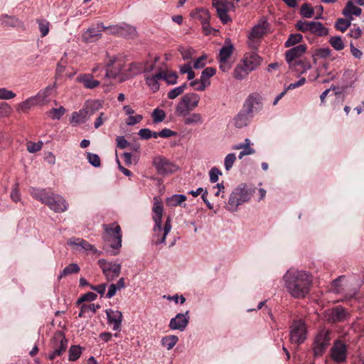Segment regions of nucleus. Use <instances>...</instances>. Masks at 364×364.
<instances>
[{
    "label": "nucleus",
    "instance_id": "25",
    "mask_svg": "<svg viewBox=\"0 0 364 364\" xmlns=\"http://www.w3.org/2000/svg\"><path fill=\"white\" fill-rule=\"evenodd\" d=\"M241 61L246 66V70H250L251 73L259 66L262 58L255 53H249L245 54Z\"/></svg>",
    "mask_w": 364,
    "mask_h": 364
},
{
    "label": "nucleus",
    "instance_id": "21",
    "mask_svg": "<svg viewBox=\"0 0 364 364\" xmlns=\"http://www.w3.org/2000/svg\"><path fill=\"white\" fill-rule=\"evenodd\" d=\"M347 311L342 307H336L326 313V319L332 323L343 322L348 317Z\"/></svg>",
    "mask_w": 364,
    "mask_h": 364
},
{
    "label": "nucleus",
    "instance_id": "48",
    "mask_svg": "<svg viewBox=\"0 0 364 364\" xmlns=\"http://www.w3.org/2000/svg\"><path fill=\"white\" fill-rule=\"evenodd\" d=\"M186 87H187V84L184 83L181 86H178L177 87L172 89L171 90H170L168 92V94H167L168 97L171 100H173V99L176 98L178 96H179L184 92Z\"/></svg>",
    "mask_w": 364,
    "mask_h": 364
},
{
    "label": "nucleus",
    "instance_id": "34",
    "mask_svg": "<svg viewBox=\"0 0 364 364\" xmlns=\"http://www.w3.org/2000/svg\"><path fill=\"white\" fill-rule=\"evenodd\" d=\"M249 114L250 113L245 112L244 109L239 112L233 119L235 126L239 129L247 126L249 122Z\"/></svg>",
    "mask_w": 364,
    "mask_h": 364
},
{
    "label": "nucleus",
    "instance_id": "30",
    "mask_svg": "<svg viewBox=\"0 0 364 364\" xmlns=\"http://www.w3.org/2000/svg\"><path fill=\"white\" fill-rule=\"evenodd\" d=\"M234 47L229 38L225 39L224 46L218 56V61H225L232 55Z\"/></svg>",
    "mask_w": 364,
    "mask_h": 364
},
{
    "label": "nucleus",
    "instance_id": "41",
    "mask_svg": "<svg viewBox=\"0 0 364 364\" xmlns=\"http://www.w3.org/2000/svg\"><path fill=\"white\" fill-rule=\"evenodd\" d=\"M303 39V36L301 34L299 33H293L289 35L287 41L285 42V47L289 48L293 46H295L297 43H299L301 42Z\"/></svg>",
    "mask_w": 364,
    "mask_h": 364
},
{
    "label": "nucleus",
    "instance_id": "37",
    "mask_svg": "<svg viewBox=\"0 0 364 364\" xmlns=\"http://www.w3.org/2000/svg\"><path fill=\"white\" fill-rule=\"evenodd\" d=\"M250 73V71L246 70V66L240 61L234 69L232 75L235 79L241 80L245 78Z\"/></svg>",
    "mask_w": 364,
    "mask_h": 364
},
{
    "label": "nucleus",
    "instance_id": "13",
    "mask_svg": "<svg viewBox=\"0 0 364 364\" xmlns=\"http://www.w3.org/2000/svg\"><path fill=\"white\" fill-rule=\"evenodd\" d=\"M98 264L101 268L103 274L109 282L114 280L120 274L121 265L119 264L107 262L106 259H100L98 260Z\"/></svg>",
    "mask_w": 364,
    "mask_h": 364
},
{
    "label": "nucleus",
    "instance_id": "9",
    "mask_svg": "<svg viewBox=\"0 0 364 364\" xmlns=\"http://www.w3.org/2000/svg\"><path fill=\"white\" fill-rule=\"evenodd\" d=\"M212 4L223 23L226 24L232 21V18L228 14V12L235 11V6L234 3L228 0H213Z\"/></svg>",
    "mask_w": 364,
    "mask_h": 364
},
{
    "label": "nucleus",
    "instance_id": "26",
    "mask_svg": "<svg viewBox=\"0 0 364 364\" xmlns=\"http://www.w3.org/2000/svg\"><path fill=\"white\" fill-rule=\"evenodd\" d=\"M216 73V70L212 67H208L205 68L200 76V85L196 87V90L197 91H203L205 89L210 85V82L209 78L213 77Z\"/></svg>",
    "mask_w": 364,
    "mask_h": 364
},
{
    "label": "nucleus",
    "instance_id": "44",
    "mask_svg": "<svg viewBox=\"0 0 364 364\" xmlns=\"http://www.w3.org/2000/svg\"><path fill=\"white\" fill-rule=\"evenodd\" d=\"M351 21L350 18H338L335 24V27L337 30L341 31V32L346 31L348 28L351 24Z\"/></svg>",
    "mask_w": 364,
    "mask_h": 364
},
{
    "label": "nucleus",
    "instance_id": "1",
    "mask_svg": "<svg viewBox=\"0 0 364 364\" xmlns=\"http://www.w3.org/2000/svg\"><path fill=\"white\" fill-rule=\"evenodd\" d=\"M284 279L287 291L294 298H304L311 289V277L304 271H288Z\"/></svg>",
    "mask_w": 364,
    "mask_h": 364
},
{
    "label": "nucleus",
    "instance_id": "47",
    "mask_svg": "<svg viewBox=\"0 0 364 364\" xmlns=\"http://www.w3.org/2000/svg\"><path fill=\"white\" fill-rule=\"evenodd\" d=\"M329 43L336 50H341L344 48V43L340 36L331 37L329 39Z\"/></svg>",
    "mask_w": 364,
    "mask_h": 364
},
{
    "label": "nucleus",
    "instance_id": "38",
    "mask_svg": "<svg viewBox=\"0 0 364 364\" xmlns=\"http://www.w3.org/2000/svg\"><path fill=\"white\" fill-rule=\"evenodd\" d=\"M186 200V197L182 194H176L166 199V203L168 207L180 205Z\"/></svg>",
    "mask_w": 364,
    "mask_h": 364
},
{
    "label": "nucleus",
    "instance_id": "18",
    "mask_svg": "<svg viewBox=\"0 0 364 364\" xmlns=\"http://www.w3.org/2000/svg\"><path fill=\"white\" fill-rule=\"evenodd\" d=\"M331 357L337 363L346 361L347 357V346L341 341L333 343L331 348Z\"/></svg>",
    "mask_w": 364,
    "mask_h": 364
},
{
    "label": "nucleus",
    "instance_id": "29",
    "mask_svg": "<svg viewBox=\"0 0 364 364\" xmlns=\"http://www.w3.org/2000/svg\"><path fill=\"white\" fill-rule=\"evenodd\" d=\"M78 82L82 83L87 89H93L100 85V82L93 78L90 74H83L78 75L76 78Z\"/></svg>",
    "mask_w": 364,
    "mask_h": 364
},
{
    "label": "nucleus",
    "instance_id": "16",
    "mask_svg": "<svg viewBox=\"0 0 364 364\" xmlns=\"http://www.w3.org/2000/svg\"><path fill=\"white\" fill-rule=\"evenodd\" d=\"M307 47L304 44L296 46L285 53V59L289 67H294V63L300 60V58L306 53Z\"/></svg>",
    "mask_w": 364,
    "mask_h": 364
},
{
    "label": "nucleus",
    "instance_id": "7",
    "mask_svg": "<svg viewBox=\"0 0 364 364\" xmlns=\"http://www.w3.org/2000/svg\"><path fill=\"white\" fill-rule=\"evenodd\" d=\"M295 27L302 33L309 32L318 37L326 36L328 34V28L318 21L299 20L296 22Z\"/></svg>",
    "mask_w": 364,
    "mask_h": 364
},
{
    "label": "nucleus",
    "instance_id": "50",
    "mask_svg": "<svg viewBox=\"0 0 364 364\" xmlns=\"http://www.w3.org/2000/svg\"><path fill=\"white\" fill-rule=\"evenodd\" d=\"M178 75L176 73H168L162 71V80L168 84L174 85L177 82Z\"/></svg>",
    "mask_w": 364,
    "mask_h": 364
},
{
    "label": "nucleus",
    "instance_id": "53",
    "mask_svg": "<svg viewBox=\"0 0 364 364\" xmlns=\"http://www.w3.org/2000/svg\"><path fill=\"white\" fill-rule=\"evenodd\" d=\"M300 13L305 18H311L314 14V9L308 4H304L301 7Z\"/></svg>",
    "mask_w": 364,
    "mask_h": 364
},
{
    "label": "nucleus",
    "instance_id": "33",
    "mask_svg": "<svg viewBox=\"0 0 364 364\" xmlns=\"http://www.w3.org/2000/svg\"><path fill=\"white\" fill-rule=\"evenodd\" d=\"M294 67H289L291 70L296 71L298 73L303 74L311 68L310 62L306 60H300L294 63Z\"/></svg>",
    "mask_w": 364,
    "mask_h": 364
},
{
    "label": "nucleus",
    "instance_id": "17",
    "mask_svg": "<svg viewBox=\"0 0 364 364\" xmlns=\"http://www.w3.org/2000/svg\"><path fill=\"white\" fill-rule=\"evenodd\" d=\"M103 31H107L109 34L118 36H134L136 33V28L126 23L122 25H112L105 26Z\"/></svg>",
    "mask_w": 364,
    "mask_h": 364
},
{
    "label": "nucleus",
    "instance_id": "31",
    "mask_svg": "<svg viewBox=\"0 0 364 364\" xmlns=\"http://www.w3.org/2000/svg\"><path fill=\"white\" fill-rule=\"evenodd\" d=\"M362 13L360 8L355 6L351 1L347 2L345 8L343 9L342 14L346 18L353 20V15L359 16Z\"/></svg>",
    "mask_w": 364,
    "mask_h": 364
},
{
    "label": "nucleus",
    "instance_id": "27",
    "mask_svg": "<svg viewBox=\"0 0 364 364\" xmlns=\"http://www.w3.org/2000/svg\"><path fill=\"white\" fill-rule=\"evenodd\" d=\"M102 108V103L100 100H87L84 104L82 111L88 119L92 115L95 114Z\"/></svg>",
    "mask_w": 364,
    "mask_h": 364
},
{
    "label": "nucleus",
    "instance_id": "63",
    "mask_svg": "<svg viewBox=\"0 0 364 364\" xmlns=\"http://www.w3.org/2000/svg\"><path fill=\"white\" fill-rule=\"evenodd\" d=\"M107 119V117L105 116L104 112H100V115L96 119L94 127L95 129H98L100 127H101L103 123Z\"/></svg>",
    "mask_w": 364,
    "mask_h": 364
},
{
    "label": "nucleus",
    "instance_id": "55",
    "mask_svg": "<svg viewBox=\"0 0 364 364\" xmlns=\"http://www.w3.org/2000/svg\"><path fill=\"white\" fill-rule=\"evenodd\" d=\"M16 97V94L6 88H0V99L10 100Z\"/></svg>",
    "mask_w": 364,
    "mask_h": 364
},
{
    "label": "nucleus",
    "instance_id": "35",
    "mask_svg": "<svg viewBox=\"0 0 364 364\" xmlns=\"http://www.w3.org/2000/svg\"><path fill=\"white\" fill-rule=\"evenodd\" d=\"M68 244L70 245L80 247L85 251H92L93 253H97V249L92 245L82 239L70 240Z\"/></svg>",
    "mask_w": 364,
    "mask_h": 364
},
{
    "label": "nucleus",
    "instance_id": "54",
    "mask_svg": "<svg viewBox=\"0 0 364 364\" xmlns=\"http://www.w3.org/2000/svg\"><path fill=\"white\" fill-rule=\"evenodd\" d=\"M235 160V154H229L225 156L224 164L226 171H229L232 167Z\"/></svg>",
    "mask_w": 364,
    "mask_h": 364
},
{
    "label": "nucleus",
    "instance_id": "22",
    "mask_svg": "<svg viewBox=\"0 0 364 364\" xmlns=\"http://www.w3.org/2000/svg\"><path fill=\"white\" fill-rule=\"evenodd\" d=\"M108 323L113 325L114 331H119L122 322V313L119 311H114L112 309L106 310Z\"/></svg>",
    "mask_w": 364,
    "mask_h": 364
},
{
    "label": "nucleus",
    "instance_id": "43",
    "mask_svg": "<svg viewBox=\"0 0 364 364\" xmlns=\"http://www.w3.org/2000/svg\"><path fill=\"white\" fill-rule=\"evenodd\" d=\"M87 120L85 114H84L82 109L79 112H74L72 114L71 122L77 124H82Z\"/></svg>",
    "mask_w": 364,
    "mask_h": 364
},
{
    "label": "nucleus",
    "instance_id": "45",
    "mask_svg": "<svg viewBox=\"0 0 364 364\" xmlns=\"http://www.w3.org/2000/svg\"><path fill=\"white\" fill-rule=\"evenodd\" d=\"M65 113V109L60 106L59 108H53L48 112V115L53 119H60Z\"/></svg>",
    "mask_w": 364,
    "mask_h": 364
},
{
    "label": "nucleus",
    "instance_id": "2",
    "mask_svg": "<svg viewBox=\"0 0 364 364\" xmlns=\"http://www.w3.org/2000/svg\"><path fill=\"white\" fill-rule=\"evenodd\" d=\"M152 218L155 223L153 228L152 242L159 245L164 243L166 235L171 229V217H167L164 228L161 227V218L164 213V206L162 201L157 197L154 198V205L152 208Z\"/></svg>",
    "mask_w": 364,
    "mask_h": 364
},
{
    "label": "nucleus",
    "instance_id": "20",
    "mask_svg": "<svg viewBox=\"0 0 364 364\" xmlns=\"http://www.w3.org/2000/svg\"><path fill=\"white\" fill-rule=\"evenodd\" d=\"M55 213L64 212L67 210L68 204L60 195L52 193L49 200L45 204Z\"/></svg>",
    "mask_w": 364,
    "mask_h": 364
},
{
    "label": "nucleus",
    "instance_id": "8",
    "mask_svg": "<svg viewBox=\"0 0 364 364\" xmlns=\"http://www.w3.org/2000/svg\"><path fill=\"white\" fill-rule=\"evenodd\" d=\"M307 338V328L303 320H294L289 326V341L300 345Z\"/></svg>",
    "mask_w": 364,
    "mask_h": 364
},
{
    "label": "nucleus",
    "instance_id": "42",
    "mask_svg": "<svg viewBox=\"0 0 364 364\" xmlns=\"http://www.w3.org/2000/svg\"><path fill=\"white\" fill-rule=\"evenodd\" d=\"M203 117L199 113H193L184 119L185 124H194L203 123Z\"/></svg>",
    "mask_w": 364,
    "mask_h": 364
},
{
    "label": "nucleus",
    "instance_id": "11",
    "mask_svg": "<svg viewBox=\"0 0 364 364\" xmlns=\"http://www.w3.org/2000/svg\"><path fill=\"white\" fill-rule=\"evenodd\" d=\"M109 61L107 63L105 77L109 79H115L122 75V70L124 67V60L119 57H109Z\"/></svg>",
    "mask_w": 364,
    "mask_h": 364
},
{
    "label": "nucleus",
    "instance_id": "49",
    "mask_svg": "<svg viewBox=\"0 0 364 364\" xmlns=\"http://www.w3.org/2000/svg\"><path fill=\"white\" fill-rule=\"evenodd\" d=\"M153 122L155 124L163 122L166 118V113L163 109H155L152 112Z\"/></svg>",
    "mask_w": 364,
    "mask_h": 364
},
{
    "label": "nucleus",
    "instance_id": "39",
    "mask_svg": "<svg viewBox=\"0 0 364 364\" xmlns=\"http://www.w3.org/2000/svg\"><path fill=\"white\" fill-rule=\"evenodd\" d=\"M178 341V338L175 335L166 336L162 338L161 345L167 350H171L177 343Z\"/></svg>",
    "mask_w": 364,
    "mask_h": 364
},
{
    "label": "nucleus",
    "instance_id": "19",
    "mask_svg": "<svg viewBox=\"0 0 364 364\" xmlns=\"http://www.w3.org/2000/svg\"><path fill=\"white\" fill-rule=\"evenodd\" d=\"M105 28L103 23H97L96 26H92L82 35V41L86 43H92L98 41L102 38V32Z\"/></svg>",
    "mask_w": 364,
    "mask_h": 364
},
{
    "label": "nucleus",
    "instance_id": "46",
    "mask_svg": "<svg viewBox=\"0 0 364 364\" xmlns=\"http://www.w3.org/2000/svg\"><path fill=\"white\" fill-rule=\"evenodd\" d=\"M37 23L38 24L41 37H45L49 33L50 23L45 19H38Z\"/></svg>",
    "mask_w": 364,
    "mask_h": 364
},
{
    "label": "nucleus",
    "instance_id": "59",
    "mask_svg": "<svg viewBox=\"0 0 364 364\" xmlns=\"http://www.w3.org/2000/svg\"><path fill=\"white\" fill-rule=\"evenodd\" d=\"M42 148V143L28 142L27 144V150L30 153H35L40 151Z\"/></svg>",
    "mask_w": 364,
    "mask_h": 364
},
{
    "label": "nucleus",
    "instance_id": "3",
    "mask_svg": "<svg viewBox=\"0 0 364 364\" xmlns=\"http://www.w3.org/2000/svg\"><path fill=\"white\" fill-rule=\"evenodd\" d=\"M255 189L248 187L246 184H241L231 193L228 208L230 211H235L238 205L247 202L252 196Z\"/></svg>",
    "mask_w": 364,
    "mask_h": 364
},
{
    "label": "nucleus",
    "instance_id": "60",
    "mask_svg": "<svg viewBox=\"0 0 364 364\" xmlns=\"http://www.w3.org/2000/svg\"><path fill=\"white\" fill-rule=\"evenodd\" d=\"M158 134L159 135L160 137L168 138L176 136L177 133L174 131L171 130L170 129L165 128L161 131L159 132Z\"/></svg>",
    "mask_w": 364,
    "mask_h": 364
},
{
    "label": "nucleus",
    "instance_id": "14",
    "mask_svg": "<svg viewBox=\"0 0 364 364\" xmlns=\"http://www.w3.org/2000/svg\"><path fill=\"white\" fill-rule=\"evenodd\" d=\"M153 165L161 175L172 173L178 170V166L175 164L162 156H155Z\"/></svg>",
    "mask_w": 364,
    "mask_h": 364
},
{
    "label": "nucleus",
    "instance_id": "57",
    "mask_svg": "<svg viewBox=\"0 0 364 364\" xmlns=\"http://www.w3.org/2000/svg\"><path fill=\"white\" fill-rule=\"evenodd\" d=\"M12 112L11 107L6 102H2L0 105V117L9 116Z\"/></svg>",
    "mask_w": 364,
    "mask_h": 364
},
{
    "label": "nucleus",
    "instance_id": "32",
    "mask_svg": "<svg viewBox=\"0 0 364 364\" xmlns=\"http://www.w3.org/2000/svg\"><path fill=\"white\" fill-rule=\"evenodd\" d=\"M159 80H162V70L151 76L146 77V82L154 92H156L159 89Z\"/></svg>",
    "mask_w": 364,
    "mask_h": 364
},
{
    "label": "nucleus",
    "instance_id": "24",
    "mask_svg": "<svg viewBox=\"0 0 364 364\" xmlns=\"http://www.w3.org/2000/svg\"><path fill=\"white\" fill-rule=\"evenodd\" d=\"M188 311L185 314H178L174 318H171L169 323V328L172 330H179L183 331L188 323Z\"/></svg>",
    "mask_w": 364,
    "mask_h": 364
},
{
    "label": "nucleus",
    "instance_id": "56",
    "mask_svg": "<svg viewBox=\"0 0 364 364\" xmlns=\"http://www.w3.org/2000/svg\"><path fill=\"white\" fill-rule=\"evenodd\" d=\"M198 18L200 21H208L210 18V14L209 11L204 9H199L197 10Z\"/></svg>",
    "mask_w": 364,
    "mask_h": 364
},
{
    "label": "nucleus",
    "instance_id": "40",
    "mask_svg": "<svg viewBox=\"0 0 364 364\" xmlns=\"http://www.w3.org/2000/svg\"><path fill=\"white\" fill-rule=\"evenodd\" d=\"M80 267L77 264L71 263L64 268L63 272L58 276V279H61L63 277L71 274L78 273L80 272Z\"/></svg>",
    "mask_w": 364,
    "mask_h": 364
},
{
    "label": "nucleus",
    "instance_id": "28",
    "mask_svg": "<svg viewBox=\"0 0 364 364\" xmlns=\"http://www.w3.org/2000/svg\"><path fill=\"white\" fill-rule=\"evenodd\" d=\"M52 193L53 192L46 189H40L33 187L30 190V193L32 197L34 199L41 201L43 204H46V202L49 200Z\"/></svg>",
    "mask_w": 364,
    "mask_h": 364
},
{
    "label": "nucleus",
    "instance_id": "62",
    "mask_svg": "<svg viewBox=\"0 0 364 364\" xmlns=\"http://www.w3.org/2000/svg\"><path fill=\"white\" fill-rule=\"evenodd\" d=\"M97 298V294L93 292H87L85 294H83L80 299L78 300V302L82 301H92Z\"/></svg>",
    "mask_w": 364,
    "mask_h": 364
},
{
    "label": "nucleus",
    "instance_id": "5",
    "mask_svg": "<svg viewBox=\"0 0 364 364\" xmlns=\"http://www.w3.org/2000/svg\"><path fill=\"white\" fill-rule=\"evenodd\" d=\"M102 238L107 245L113 250H119L122 247V232L120 226L116 223L103 225Z\"/></svg>",
    "mask_w": 364,
    "mask_h": 364
},
{
    "label": "nucleus",
    "instance_id": "64",
    "mask_svg": "<svg viewBox=\"0 0 364 364\" xmlns=\"http://www.w3.org/2000/svg\"><path fill=\"white\" fill-rule=\"evenodd\" d=\"M10 196L13 201L15 203H17L20 200L21 195L18 191V185H16V186L12 189Z\"/></svg>",
    "mask_w": 364,
    "mask_h": 364
},
{
    "label": "nucleus",
    "instance_id": "61",
    "mask_svg": "<svg viewBox=\"0 0 364 364\" xmlns=\"http://www.w3.org/2000/svg\"><path fill=\"white\" fill-rule=\"evenodd\" d=\"M143 119L142 115L136 114L135 116H129L127 119V124L129 126H133L139 122H140Z\"/></svg>",
    "mask_w": 364,
    "mask_h": 364
},
{
    "label": "nucleus",
    "instance_id": "12",
    "mask_svg": "<svg viewBox=\"0 0 364 364\" xmlns=\"http://www.w3.org/2000/svg\"><path fill=\"white\" fill-rule=\"evenodd\" d=\"M53 350L48 355L50 360H53L55 357L60 356L64 353L68 347V340L61 331H57L51 341Z\"/></svg>",
    "mask_w": 364,
    "mask_h": 364
},
{
    "label": "nucleus",
    "instance_id": "6",
    "mask_svg": "<svg viewBox=\"0 0 364 364\" xmlns=\"http://www.w3.org/2000/svg\"><path fill=\"white\" fill-rule=\"evenodd\" d=\"M268 33H269V23L266 18L262 17L251 28L247 35L249 46L253 49L257 48L260 40Z\"/></svg>",
    "mask_w": 364,
    "mask_h": 364
},
{
    "label": "nucleus",
    "instance_id": "36",
    "mask_svg": "<svg viewBox=\"0 0 364 364\" xmlns=\"http://www.w3.org/2000/svg\"><path fill=\"white\" fill-rule=\"evenodd\" d=\"M1 23L5 26H11V27H23V23L18 18L15 16H9L8 15H4L1 17Z\"/></svg>",
    "mask_w": 364,
    "mask_h": 364
},
{
    "label": "nucleus",
    "instance_id": "23",
    "mask_svg": "<svg viewBox=\"0 0 364 364\" xmlns=\"http://www.w3.org/2000/svg\"><path fill=\"white\" fill-rule=\"evenodd\" d=\"M47 97L46 94V91L43 92H39L37 95L30 97L25 100L24 102L18 104V109L21 110L22 112H27L31 107L38 105V103L44 101L46 97Z\"/></svg>",
    "mask_w": 364,
    "mask_h": 364
},
{
    "label": "nucleus",
    "instance_id": "52",
    "mask_svg": "<svg viewBox=\"0 0 364 364\" xmlns=\"http://www.w3.org/2000/svg\"><path fill=\"white\" fill-rule=\"evenodd\" d=\"M87 159L89 163L94 167H100L101 166V160L97 154L87 152Z\"/></svg>",
    "mask_w": 364,
    "mask_h": 364
},
{
    "label": "nucleus",
    "instance_id": "15",
    "mask_svg": "<svg viewBox=\"0 0 364 364\" xmlns=\"http://www.w3.org/2000/svg\"><path fill=\"white\" fill-rule=\"evenodd\" d=\"M262 108V97L257 92L250 94L246 99L244 105L243 109L247 113H252L257 112Z\"/></svg>",
    "mask_w": 364,
    "mask_h": 364
},
{
    "label": "nucleus",
    "instance_id": "10",
    "mask_svg": "<svg viewBox=\"0 0 364 364\" xmlns=\"http://www.w3.org/2000/svg\"><path fill=\"white\" fill-rule=\"evenodd\" d=\"M331 331L323 328L316 335L314 343V355L315 357L321 356L326 351L331 341Z\"/></svg>",
    "mask_w": 364,
    "mask_h": 364
},
{
    "label": "nucleus",
    "instance_id": "51",
    "mask_svg": "<svg viewBox=\"0 0 364 364\" xmlns=\"http://www.w3.org/2000/svg\"><path fill=\"white\" fill-rule=\"evenodd\" d=\"M81 355V348L79 346H72L69 349V360L75 361Z\"/></svg>",
    "mask_w": 364,
    "mask_h": 364
},
{
    "label": "nucleus",
    "instance_id": "58",
    "mask_svg": "<svg viewBox=\"0 0 364 364\" xmlns=\"http://www.w3.org/2000/svg\"><path fill=\"white\" fill-rule=\"evenodd\" d=\"M221 174L220 170L215 167H213L210 169L209 172L210 175V181L211 183H215L218 180L219 175Z\"/></svg>",
    "mask_w": 364,
    "mask_h": 364
},
{
    "label": "nucleus",
    "instance_id": "4",
    "mask_svg": "<svg viewBox=\"0 0 364 364\" xmlns=\"http://www.w3.org/2000/svg\"><path fill=\"white\" fill-rule=\"evenodd\" d=\"M200 97L199 95L190 92L184 95L177 103L175 113L178 117H185L194 110L199 104Z\"/></svg>",
    "mask_w": 364,
    "mask_h": 364
}]
</instances>
